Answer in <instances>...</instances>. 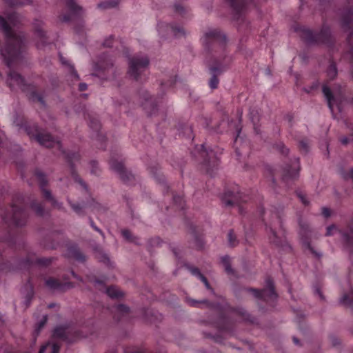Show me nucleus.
Returning a JSON list of instances; mask_svg holds the SVG:
<instances>
[{
  "mask_svg": "<svg viewBox=\"0 0 353 353\" xmlns=\"http://www.w3.org/2000/svg\"><path fill=\"white\" fill-rule=\"evenodd\" d=\"M0 28L5 37V43L0 45V52L7 65L11 67L12 63L19 59L24 46L21 37L14 32L8 21L0 16Z\"/></svg>",
  "mask_w": 353,
  "mask_h": 353,
  "instance_id": "f257e3e1",
  "label": "nucleus"
},
{
  "mask_svg": "<svg viewBox=\"0 0 353 353\" xmlns=\"http://www.w3.org/2000/svg\"><path fill=\"white\" fill-rule=\"evenodd\" d=\"M201 40L208 51L212 50L216 53L219 50H224L225 37L218 29L208 28L204 32Z\"/></svg>",
  "mask_w": 353,
  "mask_h": 353,
  "instance_id": "f03ea898",
  "label": "nucleus"
},
{
  "mask_svg": "<svg viewBox=\"0 0 353 353\" xmlns=\"http://www.w3.org/2000/svg\"><path fill=\"white\" fill-rule=\"evenodd\" d=\"M149 59L147 55L137 54L128 59L127 74L134 80L140 79L145 74L149 66Z\"/></svg>",
  "mask_w": 353,
  "mask_h": 353,
  "instance_id": "7ed1b4c3",
  "label": "nucleus"
},
{
  "mask_svg": "<svg viewBox=\"0 0 353 353\" xmlns=\"http://www.w3.org/2000/svg\"><path fill=\"white\" fill-rule=\"evenodd\" d=\"M267 231L271 243L276 246H282L285 243V236L282 228V223L276 214H272L271 219L268 222Z\"/></svg>",
  "mask_w": 353,
  "mask_h": 353,
  "instance_id": "20e7f679",
  "label": "nucleus"
},
{
  "mask_svg": "<svg viewBox=\"0 0 353 353\" xmlns=\"http://www.w3.org/2000/svg\"><path fill=\"white\" fill-rule=\"evenodd\" d=\"M301 37L308 43H325L330 41V30L327 26H323L318 34L312 30L303 28L301 30Z\"/></svg>",
  "mask_w": 353,
  "mask_h": 353,
  "instance_id": "39448f33",
  "label": "nucleus"
},
{
  "mask_svg": "<svg viewBox=\"0 0 353 353\" xmlns=\"http://www.w3.org/2000/svg\"><path fill=\"white\" fill-rule=\"evenodd\" d=\"M21 199H18L14 201L11 206L12 213L3 217L6 222H12L17 226H22L25 224L26 214L22 208L19 206L21 204Z\"/></svg>",
  "mask_w": 353,
  "mask_h": 353,
  "instance_id": "423d86ee",
  "label": "nucleus"
},
{
  "mask_svg": "<svg viewBox=\"0 0 353 353\" xmlns=\"http://www.w3.org/2000/svg\"><path fill=\"white\" fill-rule=\"evenodd\" d=\"M157 31L159 37L162 39H168L172 36L181 37L184 36L185 32L184 29L177 25L168 24L164 22H160L157 25Z\"/></svg>",
  "mask_w": 353,
  "mask_h": 353,
  "instance_id": "0eeeda50",
  "label": "nucleus"
},
{
  "mask_svg": "<svg viewBox=\"0 0 353 353\" xmlns=\"http://www.w3.org/2000/svg\"><path fill=\"white\" fill-rule=\"evenodd\" d=\"M353 10L352 8L345 10L341 17V24L345 31H349L347 41L350 46V54L351 57L352 66L353 68Z\"/></svg>",
  "mask_w": 353,
  "mask_h": 353,
  "instance_id": "6e6552de",
  "label": "nucleus"
},
{
  "mask_svg": "<svg viewBox=\"0 0 353 353\" xmlns=\"http://www.w3.org/2000/svg\"><path fill=\"white\" fill-rule=\"evenodd\" d=\"M97 70L98 72L96 74L101 78H105L108 80H112L115 78L116 69L110 59L101 61L97 65Z\"/></svg>",
  "mask_w": 353,
  "mask_h": 353,
  "instance_id": "1a4fd4ad",
  "label": "nucleus"
},
{
  "mask_svg": "<svg viewBox=\"0 0 353 353\" xmlns=\"http://www.w3.org/2000/svg\"><path fill=\"white\" fill-rule=\"evenodd\" d=\"M336 233L340 234L344 243L349 247H353V228H350L346 232L338 229L335 225H331L327 228L326 236H332Z\"/></svg>",
  "mask_w": 353,
  "mask_h": 353,
  "instance_id": "9d476101",
  "label": "nucleus"
},
{
  "mask_svg": "<svg viewBox=\"0 0 353 353\" xmlns=\"http://www.w3.org/2000/svg\"><path fill=\"white\" fill-rule=\"evenodd\" d=\"M250 292L256 298L262 299L265 301L274 300L276 294L274 290L272 281L270 279L266 280V288L261 291L256 289H250Z\"/></svg>",
  "mask_w": 353,
  "mask_h": 353,
  "instance_id": "9b49d317",
  "label": "nucleus"
},
{
  "mask_svg": "<svg viewBox=\"0 0 353 353\" xmlns=\"http://www.w3.org/2000/svg\"><path fill=\"white\" fill-rule=\"evenodd\" d=\"M30 134V133H28ZM30 137H34V139L41 145L46 148L57 147L59 150H61V145L59 141L54 139L52 136L47 133L38 132L35 135H30Z\"/></svg>",
  "mask_w": 353,
  "mask_h": 353,
  "instance_id": "f8f14e48",
  "label": "nucleus"
},
{
  "mask_svg": "<svg viewBox=\"0 0 353 353\" xmlns=\"http://www.w3.org/2000/svg\"><path fill=\"white\" fill-rule=\"evenodd\" d=\"M36 177L40 184L41 189L42 190L43 196L46 200L51 202L54 206L59 207V204L57 202L54 198L52 196L50 190L46 189L44 187L47 184V179L46 176L40 171L36 172Z\"/></svg>",
  "mask_w": 353,
  "mask_h": 353,
  "instance_id": "ddd939ff",
  "label": "nucleus"
},
{
  "mask_svg": "<svg viewBox=\"0 0 353 353\" xmlns=\"http://www.w3.org/2000/svg\"><path fill=\"white\" fill-rule=\"evenodd\" d=\"M224 69V65L221 63L219 59H216L214 65L210 67V71L212 74V77L210 80V87L212 89L217 88L219 84V79L217 76L220 74Z\"/></svg>",
  "mask_w": 353,
  "mask_h": 353,
  "instance_id": "4468645a",
  "label": "nucleus"
},
{
  "mask_svg": "<svg viewBox=\"0 0 353 353\" xmlns=\"http://www.w3.org/2000/svg\"><path fill=\"white\" fill-rule=\"evenodd\" d=\"M8 83L11 88L18 87L24 91L26 89V84L25 83L24 79L19 74L14 71H10L9 72Z\"/></svg>",
  "mask_w": 353,
  "mask_h": 353,
  "instance_id": "2eb2a0df",
  "label": "nucleus"
},
{
  "mask_svg": "<svg viewBox=\"0 0 353 353\" xmlns=\"http://www.w3.org/2000/svg\"><path fill=\"white\" fill-rule=\"evenodd\" d=\"M66 5L70 12V14H65L62 17L63 21H68L71 20L74 16H80L83 14V10L81 7L77 6L74 0H65Z\"/></svg>",
  "mask_w": 353,
  "mask_h": 353,
  "instance_id": "dca6fc26",
  "label": "nucleus"
},
{
  "mask_svg": "<svg viewBox=\"0 0 353 353\" xmlns=\"http://www.w3.org/2000/svg\"><path fill=\"white\" fill-rule=\"evenodd\" d=\"M33 26L35 31L37 37L41 39V43H37V47L41 48L46 43V32L43 29V22L41 19H35L33 23Z\"/></svg>",
  "mask_w": 353,
  "mask_h": 353,
  "instance_id": "f3484780",
  "label": "nucleus"
},
{
  "mask_svg": "<svg viewBox=\"0 0 353 353\" xmlns=\"http://www.w3.org/2000/svg\"><path fill=\"white\" fill-rule=\"evenodd\" d=\"M71 330L68 327L59 326L57 327L53 332L52 337L53 339H61L70 342L71 340L68 337V334H70Z\"/></svg>",
  "mask_w": 353,
  "mask_h": 353,
  "instance_id": "a211bd4d",
  "label": "nucleus"
},
{
  "mask_svg": "<svg viewBox=\"0 0 353 353\" xmlns=\"http://www.w3.org/2000/svg\"><path fill=\"white\" fill-rule=\"evenodd\" d=\"M299 170V159H296L294 163V167L292 168L288 166L284 170L283 180L294 179L298 176Z\"/></svg>",
  "mask_w": 353,
  "mask_h": 353,
  "instance_id": "6ab92c4d",
  "label": "nucleus"
},
{
  "mask_svg": "<svg viewBox=\"0 0 353 353\" xmlns=\"http://www.w3.org/2000/svg\"><path fill=\"white\" fill-rule=\"evenodd\" d=\"M110 167L113 170L116 171L120 175V177L122 179V180L128 181L130 179L131 174L126 172L123 165L121 163L116 161H111Z\"/></svg>",
  "mask_w": 353,
  "mask_h": 353,
  "instance_id": "aec40b11",
  "label": "nucleus"
},
{
  "mask_svg": "<svg viewBox=\"0 0 353 353\" xmlns=\"http://www.w3.org/2000/svg\"><path fill=\"white\" fill-rule=\"evenodd\" d=\"M241 200L240 193L234 194V192H228L225 194L224 202L226 205H233L239 204Z\"/></svg>",
  "mask_w": 353,
  "mask_h": 353,
  "instance_id": "412c9836",
  "label": "nucleus"
},
{
  "mask_svg": "<svg viewBox=\"0 0 353 353\" xmlns=\"http://www.w3.org/2000/svg\"><path fill=\"white\" fill-rule=\"evenodd\" d=\"M46 285L51 290H63L66 284H62L54 278H48L45 281Z\"/></svg>",
  "mask_w": 353,
  "mask_h": 353,
  "instance_id": "4be33fe9",
  "label": "nucleus"
},
{
  "mask_svg": "<svg viewBox=\"0 0 353 353\" xmlns=\"http://www.w3.org/2000/svg\"><path fill=\"white\" fill-rule=\"evenodd\" d=\"M323 93L325 97L326 98L329 108L332 112H333L334 105L336 102L335 98L332 96L330 88L326 85H324L323 87Z\"/></svg>",
  "mask_w": 353,
  "mask_h": 353,
  "instance_id": "5701e85b",
  "label": "nucleus"
},
{
  "mask_svg": "<svg viewBox=\"0 0 353 353\" xmlns=\"http://www.w3.org/2000/svg\"><path fill=\"white\" fill-rule=\"evenodd\" d=\"M60 345L56 342H49L42 346L39 353H43L46 350H50V353H59Z\"/></svg>",
  "mask_w": 353,
  "mask_h": 353,
  "instance_id": "b1692460",
  "label": "nucleus"
},
{
  "mask_svg": "<svg viewBox=\"0 0 353 353\" xmlns=\"http://www.w3.org/2000/svg\"><path fill=\"white\" fill-rule=\"evenodd\" d=\"M68 255L70 257H73L79 261H84L85 256L80 252V250L76 247H71L69 248Z\"/></svg>",
  "mask_w": 353,
  "mask_h": 353,
  "instance_id": "393cba45",
  "label": "nucleus"
},
{
  "mask_svg": "<svg viewBox=\"0 0 353 353\" xmlns=\"http://www.w3.org/2000/svg\"><path fill=\"white\" fill-rule=\"evenodd\" d=\"M26 262L29 265H32V264L35 263V264H38L39 265H47L50 263L51 259H46V258L38 259L36 257H34V258L30 257L28 259Z\"/></svg>",
  "mask_w": 353,
  "mask_h": 353,
  "instance_id": "a878e982",
  "label": "nucleus"
},
{
  "mask_svg": "<svg viewBox=\"0 0 353 353\" xmlns=\"http://www.w3.org/2000/svg\"><path fill=\"white\" fill-rule=\"evenodd\" d=\"M113 312L114 317L119 319L121 316L128 314L129 308L124 305H118L114 307Z\"/></svg>",
  "mask_w": 353,
  "mask_h": 353,
  "instance_id": "bb28decb",
  "label": "nucleus"
},
{
  "mask_svg": "<svg viewBox=\"0 0 353 353\" xmlns=\"http://www.w3.org/2000/svg\"><path fill=\"white\" fill-rule=\"evenodd\" d=\"M141 97L144 99V102H143L142 105L145 109H148L150 106H153L154 102L152 98L150 96L149 93L147 91H142Z\"/></svg>",
  "mask_w": 353,
  "mask_h": 353,
  "instance_id": "cd10ccee",
  "label": "nucleus"
},
{
  "mask_svg": "<svg viewBox=\"0 0 353 353\" xmlns=\"http://www.w3.org/2000/svg\"><path fill=\"white\" fill-rule=\"evenodd\" d=\"M106 293L112 299H117L123 296V293L114 286L108 288Z\"/></svg>",
  "mask_w": 353,
  "mask_h": 353,
  "instance_id": "c85d7f7f",
  "label": "nucleus"
},
{
  "mask_svg": "<svg viewBox=\"0 0 353 353\" xmlns=\"http://www.w3.org/2000/svg\"><path fill=\"white\" fill-rule=\"evenodd\" d=\"M60 61L62 64L66 65L68 66V71L70 74L71 77L74 78L75 80H79V77L75 70L74 69L73 66L71 65L69 62L63 57H60Z\"/></svg>",
  "mask_w": 353,
  "mask_h": 353,
  "instance_id": "c756f323",
  "label": "nucleus"
},
{
  "mask_svg": "<svg viewBox=\"0 0 353 353\" xmlns=\"http://www.w3.org/2000/svg\"><path fill=\"white\" fill-rule=\"evenodd\" d=\"M231 6L233 8L234 10L239 13L241 10L243 8L245 3V0H228Z\"/></svg>",
  "mask_w": 353,
  "mask_h": 353,
  "instance_id": "7c9ffc66",
  "label": "nucleus"
},
{
  "mask_svg": "<svg viewBox=\"0 0 353 353\" xmlns=\"http://www.w3.org/2000/svg\"><path fill=\"white\" fill-rule=\"evenodd\" d=\"M4 1L10 6H25L31 3V0H4Z\"/></svg>",
  "mask_w": 353,
  "mask_h": 353,
  "instance_id": "2f4dec72",
  "label": "nucleus"
},
{
  "mask_svg": "<svg viewBox=\"0 0 353 353\" xmlns=\"http://www.w3.org/2000/svg\"><path fill=\"white\" fill-rule=\"evenodd\" d=\"M190 271L193 275L198 276L199 279H200L201 280V281L205 284V285L207 288H208V289L210 288V284H209L208 280L202 274H201L199 269L191 268Z\"/></svg>",
  "mask_w": 353,
  "mask_h": 353,
  "instance_id": "473e14b6",
  "label": "nucleus"
},
{
  "mask_svg": "<svg viewBox=\"0 0 353 353\" xmlns=\"http://www.w3.org/2000/svg\"><path fill=\"white\" fill-rule=\"evenodd\" d=\"M31 208L32 210L36 212V214L39 216H43L44 214V209L43 205L37 202V201H32L31 203Z\"/></svg>",
  "mask_w": 353,
  "mask_h": 353,
  "instance_id": "72a5a7b5",
  "label": "nucleus"
},
{
  "mask_svg": "<svg viewBox=\"0 0 353 353\" xmlns=\"http://www.w3.org/2000/svg\"><path fill=\"white\" fill-rule=\"evenodd\" d=\"M118 1H107L102 2L98 5L99 8L106 9V8H114L117 6Z\"/></svg>",
  "mask_w": 353,
  "mask_h": 353,
  "instance_id": "f704fd0d",
  "label": "nucleus"
},
{
  "mask_svg": "<svg viewBox=\"0 0 353 353\" xmlns=\"http://www.w3.org/2000/svg\"><path fill=\"white\" fill-rule=\"evenodd\" d=\"M327 76L330 79H334L336 76L337 70H336V65L334 63L330 64V65L329 66V68L327 69Z\"/></svg>",
  "mask_w": 353,
  "mask_h": 353,
  "instance_id": "c9c22d12",
  "label": "nucleus"
},
{
  "mask_svg": "<svg viewBox=\"0 0 353 353\" xmlns=\"http://www.w3.org/2000/svg\"><path fill=\"white\" fill-rule=\"evenodd\" d=\"M221 261L224 265L225 270L228 273H231L232 270L230 265V258L228 256L222 257Z\"/></svg>",
  "mask_w": 353,
  "mask_h": 353,
  "instance_id": "e433bc0d",
  "label": "nucleus"
},
{
  "mask_svg": "<svg viewBox=\"0 0 353 353\" xmlns=\"http://www.w3.org/2000/svg\"><path fill=\"white\" fill-rule=\"evenodd\" d=\"M228 241L229 245L232 247L235 246L237 243L236 236L234 234L232 230H230L228 234Z\"/></svg>",
  "mask_w": 353,
  "mask_h": 353,
  "instance_id": "4c0bfd02",
  "label": "nucleus"
},
{
  "mask_svg": "<svg viewBox=\"0 0 353 353\" xmlns=\"http://www.w3.org/2000/svg\"><path fill=\"white\" fill-rule=\"evenodd\" d=\"M341 303L345 305L350 306L352 304V299L348 294H345L341 299Z\"/></svg>",
  "mask_w": 353,
  "mask_h": 353,
  "instance_id": "58836bf2",
  "label": "nucleus"
},
{
  "mask_svg": "<svg viewBox=\"0 0 353 353\" xmlns=\"http://www.w3.org/2000/svg\"><path fill=\"white\" fill-rule=\"evenodd\" d=\"M90 126L94 130L98 131L100 129V123L97 119H93L90 120Z\"/></svg>",
  "mask_w": 353,
  "mask_h": 353,
  "instance_id": "ea45409f",
  "label": "nucleus"
},
{
  "mask_svg": "<svg viewBox=\"0 0 353 353\" xmlns=\"http://www.w3.org/2000/svg\"><path fill=\"white\" fill-rule=\"evenodd\" d=\"M47 322V316H44L41 321L39 323L37 327L35 329V332L37 334H39L41 328L44 326V325Z\"/></svg>",
  "mask_w": 353,
  "mask_h": 353,
  "instance_id": "a19ab883",
  "label": "nucleus"
},
{
  "mask_svg": "<svg viewBox=\"0 0 353 353\" xmlns=\"http://www.w3.org/2000/svg\"><path fill=\"white\" fill-rule=\"evenodd\" d=\"M174 202L179 205V208H183V199L181 196H175L173 198Z\"/></svg>",
  "mask_w": 353,
  "mask_h": 353,
  "instance_id": "79ce46f5",
  "label": "nucleus"
},
{
  "mask_svg": "<svg viewBox=\"0 0 353 353\" xmlns=\"http://www.w3.org/2000/svg\"><path fill=\"white\" fill-rule=\"evenodd\" d=\"M123 236L129 241H134L132 239V235L130 232V231L128 230H123L121 232Z\"/></svg>",
  "mask_w": 353,
  "mask_h": 353,
  "instance_id": "37998d69",
  "label": "nucleus"
},
{
  "mask_svg": "<svg viewBox=\"0 0 353 353\" xmlns=\"http://www.w3.org/2000/svg\"><path fill=\"white\" fill-rule=\"evenodd\" d=\"M97 257L101 261L103 262L105 264H109L110 262V259L106 254L100 253Z\"/></svg>",
  "mask_w": 353,
  "mask_h": 353,
  "instance_id": "c03bdc74",
  "label": "nucleus"
},
{
  "mask_svg": "<svg viewBox=\"0 0 353 353\" xmlns=\"http://www.w3.org/2000/svg\"><path fill=\"white\" fill-rule=\"evenodd\" d=\"M32 98L33 100H37L39 102H40L42 105H44V101L43 100L42 97L39 95L38 93L33 92L32 93Z\"/></svg>",
  "mask_w": 353,
  "mask_h": 353,
  "instance_id": "a18cd8bd",
  "label": "nucleus"
},
{
  "mask_svg": "<svg viewBox=\"0 0 353 353\" xmlns=\"http://www.w3.org/2000/svg\"><path fill=\"white\" fill-rule=\"evenodd\" d=\"M299 148L303 152H307L308 150L307 142L306 141H301L299 142Z\"/></svg>",
  "mask_w": 353,
  "mask_h": 353,
  "instance_id": "49530a36",
  "label": "nucleus"
},
{
  "mask_svg": "<svg viewBox=\"0 0 353 353\" xmlns=\"http://www.w3.org/2000/svg\"><path fill=\"white\" fill-rule=\"evenodd\" d=\"M66 158L70 161H72L73 160L78 159H79V154L77 153H72V154H66Z\"/></svg>",
  "mask_w": 353,
  "mask_h": 353,
  "instance_id": "de8ad7c7",
  "label": "nucleus"
},
{
  "mask_svg": "<svg viewBox=\"0 0 353 353\" xmlns=\"http://www.w3.org/2000/svg\"><path fill=\"white\" fill-rule=\"evenodd\" d=\"M71 207L75 212H77V214H81L82 207L80 206L79 204L72 203Z\"/></svg>",
  "mask_w": 353,
  "mask_h": 353,
  "instance_id": "09e8293b",
  "label": "nucleus"
},
{
  "mask_svg": "<svg viewBox=\"0 0 353 353\" xmlns=\"http://www.w3.org/2000/svg\"><path fill=\"white\" fill-rule=\"evenodd\" d=\"M298 196L299 197L300 200L304 205L308 204V201L306 199V197L302 193H299Z\"/></svg>",
  "mask_w": 353,
  "mask_h": 353,
  "instance_id": "8fccbe9b",
  "label": "nucleus"
},
{
  "mask_svg": "<svg viewBox=\"0 0 353 353\" xmlns=\"http://www.w3.org/2000/svg\"><path fill=\"white\" fill-rule=\"evenodd\" d=\"M322 214L325 217L327 218L330 216V211L328 208H323L322 209Z\"/></svg>",
  "mask_w": 353,
  "mask_h": 353,
  "instance_id": "3c124183",
  "label": "nucleus"
},
{
  "mask_svg": "<svg viewBox=\"0 0 353 353\" xmlns=\"http://www.w3.org/2000/svg\"><path fill=\"white\" fill-rule=\"evenodd\" d=\"M112 37H110L103 42V46L105 47H110L112 46Z\"/></svg>",
  "mask_w": 353,
  "mask_h": 353,
  "instance_id": "603ef678",
  "label": "nucleus"
},
{
  "mask_svg": "<svg viewBox=\"0 0 353 353\" xmlns=\"http://www.w3.org/2000/svg\"><path fill=\"white\" fill-rule=\"evenodd\" d=\"M303 245H304L306 248H307L309 250H311V252H312V253H314L315 254H316V255H318V256H320V254H317V253H315V252H314V251H313L312 248L310 246V243H309L306 240H304V241H303Z\"/></svg>",
  "mask_w": 353,
  "mask_h": 353,
  "instance_id": "864d4df0",
  "label": "nucleus"
},
{
  "mask_svg": "<svg viewBox=\"0 0 353 353\" xmlns=\"http://www.w3.org/2000/svg\"><path fill=\"white\" fill-rule=\"evenodd\" d=\"M90 208L92 210L99 211L101 206L98 203L94 202L91 205Z\"/></svg>",
  "mask_w": 353,
  "mask_h": 353,
  "instance_id": "5fc2aeb1",
  "label": "nucleus"
},
{
  "mask_svg": "<svg viewBox=\"0 0 353 353\" xmlns=\"http://www.w3.org/2000/svg\"><path fill=\"white\" fill-rule=\"evenodd\" d=\"M353 136H351L350 138H347V137H343L341 139V142L342 144L343 145H346L350 141H352V138Z\"/></svg>",
  "mask_w": 353,
  "mask_h": 353,
  "instance_id": "6e6d98bb",
  "label": "nucleus"
},
{
  "mask_svg": "<svg viewBox=\"0 0 353 353\" xmlns=\"http://www.w3.org/2000/svg\"><path fill=\"white\" fill-rule=\"evenodd\" d=\"M175 11L179 13H183L184 12V8L181 5H175L174 6Z\"/></svg>",
  "mask_w": 353,
  "mask_h": 353,
  "instance_id": "4d7b16f0",
  "label": "nucleus"
},
{
  "mask_svg": "<svg viewBox=\"0 0 353 353\" xmlns=\"http://www.w3.org/2000/svg\"><path fill=\"white\" fill-rule=\"evenodd\" d=\"M75 180L76 181H77L84 189H86V185L85 183L83 181L82 179H81L78 176H75Z\"/></svg>",
  "mask_w": 353,
  "mask_h": 353,
  "instance_id": "13d9d810",
  "label": "nucleus"
},
{
  "mask_svg": "<svg viewBox=\"0 0 353 353\" xmlns=\"http://www.w3.org/2000/svg\"><path fill=\"white\" fill-rule=\"evenodd\" d=\"M90 225H91V226L92 227V228H93L94 230L97 231V232H99L101 235H103V233L102 232V231H101V230L98 227H97V226L94 224V223H93V221H90Z\"/></svg>",
  "mask_w": 353,
  "mask_h": 353,
  "instance_id": "bf43d9fd",
  "label": "nucleus"
},
{
  "mask_svg": "<svg viewBox=\"0 0 353 353\" xmlns=\"http://www.w3.org/2000/svg\"><path fill=\"white\" fill-rule=\"evenodd\" d=\"M87 87H88V85H87V84H86V83H79V90L80 91H84V90H85L87 89Z\"/></svg>",
  "mask_w": 353,
  "mask_h": 353,
  "instance_id": "052dcab7",
  "label": "nucleus"
},
{
  "mask_svg": "<svg viewBox=\"0 0 353 353\" xmlns=\"http://www.w3.org/2000/svg\"><path fill=\"white\" fill-rule=\"evenodd\" d=\"M330 339L332 341V345H334V346L337 345L339 343V339L337 338H336V337L332 336V337H331Z\"/></svg>",
  "mask_w": 353,
  "mask_h": 353,
  "instance_id": "680f3d73",
  "label": "nucleus"
},
{
  "mask_svg": "<svg viewBox=\"0 0 353 353\" xmlns=\"http://www.w3.org/2000/svg\"><path fill=\"white\" fill-rule=\"evenodd\" d=\"M32 295H33V292H32V289L31 288L30 293L28 294V297H27L26 305L29 304L30 300L31 297L32 296Z\"/></svg>",
  "mask_w": 353,
  "mask_h": 353,
  "instance_id": "e2e57ef3",
  "label": "nucleus"
},
{
  "mask_svg": "<svg viewBox=\"0 0 353 353\" xmlns=\"http://www.w3.org/2000/svg\"><path fill=\"white\" fill-rule=\"evenodd\" d=\"M346 178L351 179L353 181V169H351L347 174Z\"/></svg>",
  "mask_w": 353,
  "mask_h": 353,
  "instance_id": "0e129e2a",
  "label": "nucleus"
},
{
  "mask_svg": "<svg viewBox=\"0 0 353 353\" xmlns=\"http://www.w3.org/2000/svg\"><path fill=\"white\" fill-rule=\"evenodd\" d=\"M201 148L203 149V151L202 152V155L203 156L204 154H207V155H209V152L208 151H206V150L204 148V145H201Z\"/></svg>",
  "mask_w": 353,
  "mask_h": 353,
  "instance_id": "69168bd1",
  "label": "nucleus"
},
{
  "mask_svg": "<svg viewBox=\"0 0 353 353\" xmlns=\"http://www.w3.org/2000/svg\"><path fill=\"white\" fill-rule=\"evenodd\" d=\"M205 163V166H206V168H205L206 172L211 174V173H210V169H209V168H208V162L207 161V160H205V163Z\"/></svg>",
  "mask_w": 353,
  "mask_h": 353,
  "instance_id": "338daca9",
  "label": "nucleus"
},
{
  "mask_svg": "<svg viewBox=\"0 0 353 353\" xmlns=\"http://www.w3.org/2000/svg\"><path fill=\"white\" fill-rule=\"evenodd\" d=\"M281 152L283 153V154H287L288 153V149L285 148L283 145L282 146Z\"/></svg>",
  "mask_w": 353,
  "mask_h": 353,
  "instance_id": "774afa93",
  "label": "nucleus"
}]
</instances>
